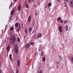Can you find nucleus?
I'll list each match as a JSON object with an SVG mask.
<instances>
[{
	"mask_svg": "<svg viewBox=\"0 0 73 73\" xmlns=\"http://www.w3.org/2000/svg\"><path fill=\"white\" fill-rule=\"evenodd\" d=\"M16 38L15 36L14 35H13V36H12V38H10V40H11L12 44V45H14V44H15V43L16 42Z\"/></svg>",
	"mask_w": 73,
	"mask_h": 73,
	"instance_id": "1",
	"label": "nucleus"
},
{
	"mask_svg": "<svg viewBox=\"0 0 73 73\" xmlns=\"http://www.w3.org/2000/svg\"><path fill=\"white\" fill-rule=\"evenodd\" d=\"M14 49L15 53L17 54L19 52V50H18V45L17 44H15L14 46Z\"/></svg>",
	"mask_w": 73,
	"mask_h": 73,
	"instance_id": "2",
	"label": "nucleus"
},
{
	"mask_svg": "<svg viewBox=\"0 0 73 73\" xmlns=\"http://www.w3.org/2000/svg\"><path fill=\"white\" fill-rule=\"evenodd\" d=\"M30 47V44L29 43H28L26 44L25 46V48L26 49H28Z\"/></svg>",
	"mask_w": 73,
	"mask_h": 73,
	"instance_id": "3",
	"label": "nucleus"
},
{
	"mask_svg": "<svg viewBox=\"0 0 73 73\" xmlns=\"http://www.w3.org/2000/svg\"><path fill=\"white\" fill-rule=\"evenodd\" d=\"M58 29L59 31L60 32H62V26H59Z\"/></svg>",
	"mask_w": 73,
	"mask_h": 73,
	"instance_id": "4",
	"label": "nucleus"
},
{
	"mask_svg": "<svg viewBox=\"0 0 73 73\" xmlns=\"http://www.w3.org/2000/svg\"><path fill=\"white\" fill-rule=\"evenodd\" d=\"M19 23H16V24L15 25V29H17V28H18V26H19Z\"/></svg>",
	"mask_w": 73,
	"mask_h": 73,
	"instance_id": "5",
	"label": "nucleus"
},
{
	"mask_svg": "<svg viewBox=\"0 0 73 73\" xmlns=\"http://www.w3.org/2000/svg\"><path fill=\"white\" fill-rule=\"evenodd\" d=\"M20 60H18L17 61V64L18 66H20Z\"/></svg>",
	"mask_w": 73,
	"mask_h": 73,
	"instance_id": "6",
	"label": "nucleus"
},
{
	"mask_svg": "<svg viewBox=\"0 0 73 73\" xmlns=\"http://www.w3.org/2000/svg\"><path fill=\"white\" fill-rule=\"evenodd\" d=\"M19 28L17 29V31L19 32V31L20 30V29H21V26L20 25V23H19Z\"/></svg>",
	"mask_w": 73,
	"mask_h": 73,
	"instance_id": "7",
	"label": "nucleus"
},
{
	"mask_svg": "<svg viewBox=\"0 0 73 73\" xmlns=\"http://www.w3.org/2000/svg\"><path fill=\"white\" fill-rule=\"evenodd\" d=\"M15 13V9H13L11 12V15H12V16H13Z\"/></svg>",
	"mask_w": 73,
	"mask_h": 73,
	"instance_id": "8",
	"label": "nucleus"
},
{
	"mask_svg": "<svg viewBox=\"0 0 73 73\" xmlns=\"http://www.w3.org/2000/svg\"><path fill=\"white\" fill-rule=\"evenodd\" d=\"M31 16L30 15L29 16L28 19V21L29 23L30 21H31Z\"/></svg>",
	"mask_w": 73,
	"mask_h": 73,
	"instance_id": "9",
	"label": "nucleus"
},
{
	"mask_svg": "<svg viewBox=\"0 0 73 73\" xmlns=\"http://www.w3.org/2000/svg\"><path fill=\"white\" fill-rule=\"evenodd\" d=\"M70 5L71 7H73V0L71 1L70 2Z\"/></svg>",
	"mask_w": 73,
	"mask_h": 73,
	"instance_id": "10",
	"label": "nucleus"
},
{
	"mask_svg": "<svg viewBox=\"0 0 73 73\" xmlns=\"http://www.w3.org/2000/svg\"><path fill=\"white\" fill-rule=\"evenodd\" d=\"M37 37L38 38L41 37V33H39L37 35Z\"/></svg>",
	"mask_w": 73,
	"mask_h": 73,
	"instance_id": "11",
	"label": "nucleus"
},
{
	"mask_svg": "<svg viewBox=\"0 0 73 73\" xmlns=\"http://www.w3.org/2000/svg\"><path fill=\"white\" fill-rule=\"evenodd\" d=\"M21 9V5H19L18 7L17 11H19Z\"/></svg>",
	"mask_w": 73,
	"mask_h": 73,
	"instance_id": "12",
	"label": "nucleus"
},
{
	"mask_svg": "<svg viewBox=\"0 0 73 73\" xmlns=\"http://www.w3.org/2000/svg\"><path fill=\"white\" fill-rule=\"evenodd\" d=\"M65 29L66 31H68V27L67 25H66L65 27Z\"/></svg>",
	"mask_w": 73,
	"mask_h": 73,
	"instance_id": "13",
	"label": "nucleus"
},
{
	"mask_svg": "<svg viewBox=\"0 0 73 73\" xmlns=\"http://www.w3.org/2000/svg\"><path fill=\"white\" fill-rule=\"evenodd\" d=\"M25 33H26V35L27 34V33L28 32V30L27 29H25Z\"/></svg>",
	"mask_w": 73,
	"mask_h": 73,
	"instance_id": "14",
	"label": "nucleus"
},
{
	"mask_svg": "<svg viewBox=\"0 0 73 73\" xmlns=\"http://www.w3.org/2000/svg\"><path fill=\"white\" fill-rule=\"evenodd\" d=\"M9 58L10 60H12V55H9Z\"/></svg>",
	"mask_w": 73,
	"mask_h": 73,
	"instance_id": "15",
	"label": "nucleus"
},
{
	"mask_svg": "<svg viewBox=\"0 0 73 73\" xmlns=\"http://www.w3.org/2000/svg\"><path fill=\"white\" fill-rule=\"evenodd\" d=\"M25 7L27 8H29V7L28 6V5L27 3H26L25 4Z\"/></svg>",
	"mask_w": 73,
	"mask_h": 73,
	"instance_id": "16",
	"label": "nucleus"
},
{
	"mask_svg": "<svg viewBox=\"0 0 73 73\" xmlns=\"http://www.w3.org/2000/svg\"><path fill=\"white\" fill-rule=\"evenodd\" d=\"M39 72V73H44L43 71L42 70H40Z\"/></svg>",
	"mask_w": 73,
	"mask_h": 73,
	"instance_id": "17",
	"label": "nucleus"
},
{
	"mask_svg": "<svg viewBox=\"0 0 73 73\" xmlns=\"http://www.w3.org/2000/svg\"><path fill=\"white\" fill-rule=\"evenodd\" d=\"M9 48H10V46H7V50H8L9 49Z\"/></svg>",
	"mask_w": 73,
	"mask_h": 73,
	"instance_id": "18",
	"label": "nucleus"
},
{
	"mask_svg": "<svg viewBox=\"0 0 73 73\" xmlns=\"http://www.w3.org/2000/svg\"><path fill=\"white\" fill-rule=\"evenodd\" d=\"M29 31H32V27H30L29 29Z\"/></svg>",
	"mask_w": 73,
	"mask_h": 73,
	"instance_id": "19",
	"label": "nucleus"
},
{
	"mask_svg": "<svg viewBox=\"0 0 73 73\" xmlns=\"http://www.w3.org/2000/svg\"><path fill=\"white\" fill-rule=\"evenodd\" d=\"M70 61L72 64H73V57H72L70 59Z\"/></svg>",
	"mask_w": 73,
	"mask_h": 73,
	"instance_id": "20",
	"label": "nucleus"
},
{
	"mask_svg": "<svg viewBox=\"0 0 73 73\" xmlns=\"http://www.w3.org/2000/svg\"><path fill=\"white\" fill-rule=\"evenodd\" d=\"M61 17H59L58 18H57V21H59V20H61Z\"/></svg>",
	"mask_w": 73,
	"mask_h": 73,
	"instance_id": "21",
	"label": "nucleus"
},
{
	"mask_svg": "<svg viewBox=\"0 0 73 73\" xmlns=\"http://www.w3.org/2000/svg\"><path fill=\"white\" fill-rule=\"evenodd\" d=\"M51 5H52V3H48V7H50V6H51Z\"/></svg>",
	"mask_w": 73,
	"mask_h": 73,
	"instance_id": "22",
	"label": "nucleus"
},
{
	"mask_svg": "<svg viewBox=\"0 0 73 73\" xmlns=\"http://www.w3.org/2000/svg\"><path fill=\"white\" fill-rule=\"evenodd\" d=\"M45 61V57H44L43 58V60H42V61Z\"/></svg>",
	"mask_w": 73,
	"mask_h": 73,
	"instance_id": "23",
	"label": "nucleus"
},
{
	"mask_svg": "<svg viewBox=\"0 0 73 73\" xmlns=\"http://www.w3.org/2000/svg\"><path fill=\"white\" fill-rule=\"evenodd\" d=\"M17 40L18 42H20V38L19 37L17 38Z\"/></svg>",
	"mask_w": 73,
	"mask_h": 73,
	"instance_id": "24",
	"label": "nucleus"
},
{
	"mask_svg": "<svg viewBox=\"0 0 73 73\" xmlns=\"http://www.w3.org/2000/svg\"><path fill=\"white\" fill-rule=\"evenodd\" d=\"M13 29V27H11L10 28V31H12Z\"/></svg>",
	"mask_w": 73,
	"mask_h": 73,
	"instance_id": "25",
	"label": "nucleus"
},
{
	"mask_svg": "<svg viewBox=\"0 0 73 73\" xmlns=\"http://www.w3.org/2000/svg\"><path fill=\"white\" fill-rule=\"evenodd\" d=\"M67 22H68V20H65V21H64V24H66V23Z\"/></svg>",
	"mask_w": 73,
	"mask_h": 73,
	"instance_id": "26",
	"label": "nucleus"
},
{
	"mask_svg": "<svg viewBox=\"0 0 73 73\" xmlns=\"http://www.w3.org/2000/svg\"><path fill=\"white\" fill-rule=\"evenodd\" d=\"M58 57L59 58L62 60V57H61L60 56H59Z\"/></svg>",
	"mask_w": 73,
	"mask_h": 73,
	"instance_id": "27",
	"label": "nucleus"
},
{
	"mask_svg": "<svg viewBox=\"0 0 73 73\" xmlns=\"http://www.w3.org/2000/svg\"><path fill=\"white\" fill-rule=\"evenodd\" d=\"M16 73H19V70H16Z\"/></svg>",
	"mask_w": 73,
	"mask_h": 73,
	"instance_id": "28",
	"label": "nucleus"
},
{
	"mask_svg": "<svg viewBox=\"0 0 73 73\" xmlns=\"http://www.w3.org/2000/svg\"><path fill=\"white\" fill-rule=\"evenodd\" d=\"M63 21L62 20H60V22L61 23H63Z\"/></svg>",
	"mask_w": 73,
	"mask_h": 73,
	"instance_id": "29",
	"label": "nucleus"
},
{
	"mask_svg": "<svg viewBox=\"0 0 73 73\" xmlns=\"http://www.w3.org/2000/svg\"><path fill=\"white\" fill-rule=\"evenodd\" d=\"M30 44L31 45H33V42H30Z\"/></svg>",
	"mask_w": 73,
	"mask_h": 73,
	"instance_id": "30",
	"label": "nucleus"
},
{
	"mask_svg": "<svg viewBox=\"0 0 73 73\" xmlns=\"http://www.w3.org/2000/svg\"><path fill=\"white\" fill-rule=\"evenodd\" d=\"M12 16L10 17V21H11V20H12Z\"/></svg>",
	"mask_w": 73,
	"mask_h": 73,
	"instance_id": "31",
	"label": "nucleus"
},
{
	"mask_svg": "<svg viewBox=\"0 0 73 73\" xmlns=\"http://www.w3.org/2000/svg\"><path fill=\"white\" fill-rule=\"evenodd\" d=\"M58 68V65H57L56 66V68Z\"/></svg>",
	"mask_w": 73,
	"mask_h": 73,
	"instance_id": "32",
	"label": "nucleus"
},
{
	"mask_svg": "<svg viewBox=\"0 0 73 73\" xmlns=\"http://www.w3.org/2000/svg\"><path fill=\"white\" fill-rule=\"evenodd\" d=\"M65 1H66V2H67V3H68V0H64Z\"/></svg>",
	"mask_w": 73,
	"mask_h": 73,
	"instance_id": "33",
	"label": "nucleus"
},
{
	"mask_svg": "<svg viewBox=\"0 0 73 73\" xmlns=\"http://www.w3.org/2000/svg\"><path fill=\"white\" fill-rule=\"evenodd\" d=\"M43 53H42L41 54V56H42V55H43Z\"/></svg>",
	"mask_w": 73,
	"mask_h": 73,
	"instance_id": "34",
	"label": "nucleus"
},
{
	"mask_svg": "<svg viewBox=\"0 0 73 73\" xmlns=\"http://www.w3.org/2000/svg\"><path fill=\"white\" fill-rule=\"evenodd\" d=\"M58 2H60V0H57Z\"/></svg>",
	"mask_w": 73,
	"mask_h": 73,
	"instance_id": "35",
	"label": "nucleus"
},
{
	"mask_svg": "<svg viewBox=\"0 0 73 73\" xmlns=\"http://www.w3.org/2000/svg\"><path fill=\"white\" fill-rule=\"evenodd\" d=\"M35 16H37V13H35Z\"/></svg>",
	"mask_w": 73,
	"mask_h": 73,
	"instance_id": "36",
	"label": "nucleus"
},
{
	"mask_svg": "<svg viewBox=\"0 0 73 73\" xmlns=\"http://www.w3.org/2000/svg\"><path fill=\"white\" fill-rule=\"evenodd\" d=\"M56 64H59V62H56Z\"/></svg>",
	"mask_w": 73,
	"mask_h": 73,
	"instance_id": "37",
	"label": "nucleus"
},
{
	"mask_svg": "<svg viewBox=\"0 0 73 73\" xmlns=\"http://www.w3.org/2000/svg\"><path fill=\"white\" fill-rule=\"evenodd\" d=\"M31 0H28V2H31Z\"/></svg>",
	"mask_w": 73,
	"mask_h": 73,
	"instance_id": "38",
	"label": "nucleus"
},
{
	"mask_svg": "<svg viewBox=\"0 0 73 73\" xmlns=\"http://www.w3.org/2000/svg\"><path fill=\"white\" fill-rule=\"evenodd\" d=\"M0 73H1V70H0Z\"/></svg>",
	"mask_w": 73,
	"mask_h": 73,
	"instance_id": "39",
	"label": "nucleus"
},
{
	"mask_svg": "<svg viewBox=\"0 0 73 73\" xmlns=\"http://www.w3.org/2000/svg\"><path fill=\"white\" fill-rule=\"evenodd\" d=\"M21 25H23V22L21 23Z\"/></svg>",
	"mask_w": 73,
	"mask_h": 73,
	"instance_id": "40",
	"label": "nucleus"
},
{
	"mask_svg": "<svg viewBox=\"0 0 73 73\" xmlns=\"http://www.w3.org/2000/svg\"><path fill=\"white\" fill-rule=\"evenodd\" d=\"M32 1H34V0H32Z\"/></svg>",
	"mask_w": 73,
	"mask_h": 73,
	"instance_id": "41",
	"label": "nucleus"
},
{
	"mask_svg": "<svg viewBox=\"0 0 73 73\" xmlns=\"http://www.w3.org/2000/svg\"><path fill=\"white\" fill-rule=\"evenodd\" d=\"M34 7H35V5H34Z\"/></svg>",
	"mask_w": 73,
	"mask_h": 73,
	"instance_id": "42",
	"label": "nucleus"
},
{
	"mask_svg": "<svg viewBox=\"0 0 73 73\" xmlns=\"http://www.w3.org/2000/svg\"><path fill=\"white\" fill-rule=\"evenodd\" d=\"M15 1H17V0H15Z\"/></svg>",
	"mask_w": 73,
	"mask_h": 73,
	"instance_id": "43",
	"label": "nucleus"
},
{
	"mask_svg": "<svg viewBox=\"0 0 73 73\" xmlns=\"http://www.w3.org/2000/svg\"><path fill=\"white\" fill-rule=\"evenodd\" d=\"M38 73H40V72H38Z\"/></svg>",
	"mask_w": 73,
	"mask_h": 73,
	"instance_id": "44",
	"label": "nucleus"
},
{
	"mask_svg": "<svg viewBox=\"0 0 73 73\" xmlns=\"http://www.w3.org/2000/svg\"><path fill=\"white\" fill-rule=\"evenodd\" d=\"M24 73H27V72H24Z\"/></svg>",
	"mask_w": 73,
	"mask_h": 73,
	"instance_id": "45",
	"label": "nucleus"
},
{
	"mask_svg": "<svg viewBox=\"0 0 73 73\" xmlns=\"http://www.w3.org/2000/svg\"><path fill=\"white\" fill-rule=\"evenodd\" d=\"M9 8H10V7H9Z\"/></svg>",
	"mask_w": 73,
	"mask_h": 73,
	"instance_id": "46",
	"label": "nucleus"
}]
</instances>
